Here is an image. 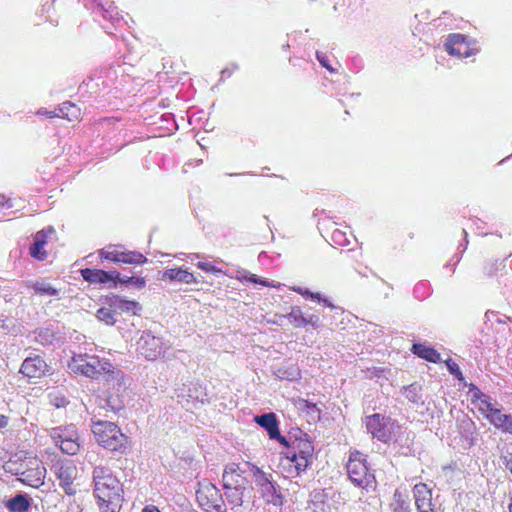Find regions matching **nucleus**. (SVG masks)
<instances>
[{
    "label": "nucleus",
    "mask_w": 512,
    "mask_h": 512,
    "mask_svg": "<svg viewBox=\"0 0 512 512\" xmlns=\"http://www.w3.org/2000/svg\"><path fill=\"white\" fill-rule=\"evenodd\" d=\"M142 512H160V510L153 505H147Z\"/></svg>",
    "instance_id": "8fccbe9b"
},
{
    "label": "nucleus",
    "mask_w": 512,
    "mask_h": 512,
    "mask_svg": "<svg viewBox=\"0 0 512 512\" xmlns=\"http://www.w3.org/2000/svg\"><path fill=\"white\" fill-rule=\"evenodd\" d=\"M420 391V387L416 384H411L405 387L406 398H408L413 403H418L421 400V396L418 395Z\"/></svg>",
    "instance_id": "c9c22d12"
},
{
    "label": "nucleus",
    "mask_w": 512,
    "mask_h": 512,
    "mask_svg": "<svg viewBox=\"0 0 512 512\" xmlns=\"http://www.w3.org/2000/svg\"><path fill=\"white\" fill-rule=\"evenodd\" d=\"M290 289L292 291H294V292H297L298 294H300V295H302L304 297H309V298L317 299V300L320 299V294L319 293L311 292L308 289H305V288H302V287H296V286L290 287Z\"/></svg>",
    "instance_id": "a19ab883"
},
{
    "label": "nucleus",
    "mask_w": 512,
    "mask_h": 512,
    "mask_svg": "<svg viewBox=\"0 0 512 512\" xmlns=\"http://www.w3.org/2000/svg\"><path fill=\"white\" fill-rule=\"evenodd\" d=\"M20 372L27 378L37 379L48 372V365L41 356L35 355L23 361Z\"/></svg>",
    "instance_id": "aec40b11"
},
{
    "label": "nucleus",
    "mask_w": 512,
    "mask_h": 512,
    "mask_svg": "<svg viewBox=\"0 0 512 512\" xmlns=\"http://www.w3.org/2000/svg\"><path fill=\"white\" fill-rule=\"evenodd\" d=\"M110 307L116 309L117 312H131L134 315L141 310V305L138 302L127 300L120 296L110 298Z\"/></svg>",
    "instance_id": "bb28decb"
},
{
    "label": "nucleus",
    "mask_w": 512,
    "mask_h": 512,
    "mask_svg": "<svg viewBox=\"0 0 512 512\" xmlns=\"http://www.w3.org/2000/svg\"><path fill=\"white\" fill-rule=\"evenodd\" d=\"M124 408L123 401L117 395L114 397L110 395L106 398H99V402L97 407L94 409L93 414H97V416L102 415V410L106 412L117 413Z\"/></svg>",
    "instance_id": "393cba45"
},
{
    "label": "nucleus",
    "mask_w": 512,
    "mask_h": 512,
    "mask_svg": "<svg viewBox=\"0 0 512 512\" xmlns=\"http://www.w3.org/2000/svg\"><path fill=\"white\" fill-rule=\"evenodd\" d=\"M49 435L63 453L75 455L79 452V434L75 425L54 427L50 430Z\"/></svg>",
    "instance_id": "9d476101"
},
{
    "label": "nucleus",
    "mask_w": 512,
    "mask_h": 512,
    "mask_svg": "<svg viewBox=\"0 0 512 512\" xmlns=\"http://www.w3.org/2000/svg\"><path fill=\"white\" fill-rule=\"evenodd\" d=\"M6 322H7V319L0 316V329H3V330L8 329V325Z\"/></svg>",
    "instance_id": "3c124183"
},
{
    "label": "nucleus",
    "mask_w": 512,
    "mask_h": 512,
    "mask_svg": "<svg viewBox=\"0 0 512 512\" xmlns=\"http://www.w3.org/2000/svg\"><path fill=\"white\" fill-rule=\"evenodd\" d=\"M69 368L91 379L102 378L109 387L117 392L125 390L128 378L124 373L114 367L109 361L100 359L98 356L89 354L74 355L69 362Z\"/></svg>",
    "instance_id": "f03ea898"
},
{
    "label": "nucleus",
    "mask_w": 512,
    "mask_h": 512,
    "mask_svg": "<svg viewBox=\"0 0 512 512\" xmlns=\"http://www.w3.org/2000/svg\"><path fill=\"white\" fill-rule=\"evenodd\" d=\"M51 470L60 482V486L69 496L75 495L73 482L77 477V468L71 460H57Z\"/></svg>",
    "instance_id": "ddd939ff"
},
{
    "label": "nucleus",
    "mask_w": 512,
    "mask_h": 512,
    "mask_svg": "<svg viewBox=\"0 0 512 512\" xmlns=\"http://www.w3.org/2000/svg\"><path fill=\"white\" fill-rule=\"evenodd\" d=\"M130 285L135 286L138 289H142L146 285V280L143 277H130Z\"/></svg>",
    "instance_id": "a18cd8bd"
},
{
    "label": "nucleus",
    "mask_w": 512,
    "mask_h": 512,
    "mask_svg": "<svg viewBox=\"0 0 512 512\" xmlns=\"http://www.w3.org/2000/svg\"><path fill=\"white\" fill-rule=\"evenodd\" d=\"M393 512H410V504L407 495L400 490H395L391 503Z\"/></svg>",
    "instance_id": "2f4dec72"
},
{
    "label": "nucleus",
    "mask_w": 512,
    "mask_h": 512,
    "mask_svg": "<svg viewBox=\"0 0 512 512\" xmlns=\"http://www.w3.org/2000/svg\"><path fill=\"white\" fill-rule=\"evenodd\" d=\"M316 58L319 63L326 68L329 72L334 73L336 70L330 65L328 57L325 53L316 52Z\"/></svg>",
    "instance_id": "79ce46f5"
},
{
    "label": "nucleus",
    "mask_w": 512,
    "mask_h": 512,
    "mask_svg": "<svg viewBox=\"0 0 512 512\" xmlns=\"http://www.w3.org/2000/svg\"><path fill=\"white\" fill-rule=\"evenodd\" d=\"M471 402L481 415L501 433L512 436V415L503 413L495 406L493 399L479 388L471 385L469 389Z\"/></svg>",
    "instance_id": "20e7f679"
},
{
    "label": "nucleus",
    "mask_w": 512,
    "mask_h": 512,
    "mask_svg": "<svg viewBox=\"0 0 512 512\" xmlns=\"http://www.w3.org/2000/svg\"><path fill=\"white\" fill-rule=\"evenodd\" d=\"M249 280H250L251 282H253V283H256V275H254V274H253V275H251V276H250V278H249Z\"/></svg>",
    "instance_id": "864d4df0"
},
{
    "label": "nucleus",
    "mask_w": 512,
    "mask_h": 512,
    "mask_svg": "<svg viewBox=\"0 0 512 512\" xmlns=\"http://www.w3.org/2000/svg\"><path fill=\"white\" fill-rule=\"evenodd\" d=\"M366 429L373 437L380 441L387 442L391 437V419L379 413L369 415L365 418Z\"/></svg>",
    "instance_id": "dca6fc26"
},
{
    "label": "nucleus",
    "mask_w": 512,
    "mask_h": 512,
    "mask_svg": "<svg viewBox=\"0 0 512 512\" xmlns=\"http://www.w3.org/2000/svg\"><path fill=\"white\" fill-rule=\"evenodd\" d=\"M280 373L281 374H278V376L281 378V379H289V380H292V379H295L299 373L297 371V369H292L290 371H285L282 373V371L280 370Z\"/></svg>",
    "instance_id": "49530a36"
},
{
    "label": "nucleus",
    "mask_w": 512,
    "mask_h": 512,
    "mask_svg": "<svg viewBox=\"0 0 512 512\" xmlns=\"http://www.w3.org/2000/svg\"><path fill=\"white\" fill-rule=\"evenodd\" d=\"M501 264L502 263L498 262V261L487 262L484 265V272H485V274L487 276H489V277L493 276L500 269Z\"/></svg>",
    "instance_id": "ea45409f"
},
{
    "label": "nucleus",
    "mask_w": 512,
    "mask_h": 512,
    "mask_svg": "<svg viewBox=\"0 0 512 512\" xmlns=\"http://www.w3.org/2000/svg\"><path fill=\"white\" fill-rule=\"evenodd\" d=\"M196 500L204 512H227V506L220 490L211 482L203 480L198 483Z\"/></svg>",
    "instance_id": "1a4fd4ad"
},
{
    "label": "nucleus",
    "mask_w": 512,
    "mask_h": 512,
    "mask_svg": "<svg viewBox=\"0 0 512 512\" xmlns=\"http://www.w3.org/2000/svg\"><path fill=\"white\" fill-rule=\"evenodd\" d=\"M58 117L65 118L69 121H74L79 119L81 110L80 108L71 102H63L61 105L57 107Z\"/></svg>",
    "instance_id": "c756f323"
},
{
    "label": "nucleus",
    "mask_w": 512,
    "mask_h": 512,
    "mask_svg": "<svg viewBox=\"0 0 512 512\" xmlns=\"http://www.w3.org/2000/svg\"><path fill=\"white\" fill-rule=\"evenodd\" d=\"M32 498L26 494L19 492L4 502L5 508L9 512H28L32 505Z\"/></svg>",
    "instance_id": "5701e85b"
},
{
    "label": "nucleus",
    "mask_w": 512,
    "mask_h": 512,
    "mask_svg": "<svg viewBox=\"0 0 512 512\" xmlns=\"http://www.w3.org/2000/svg\"><path fill=\"white\" fill-rule=\"evenodd\" d=\"M286 317L288 318L290 324L298 328L306 327L311 322L303 316L299 307L293 308Z\"/></svg>",
    "instance_id": "72a5a7b5"
},
{
    "label": "nucleus",
    "mask_w": 512,
    "mask_h": 512,
    "mask_svg": "<svg viewBox=\"0 0 512 512\" xmlns=\"http://www.w3.org/2000/svg\"><path fill=\"white\" fill-rule=\"evenodd\" d=\"M27 287L32 288L35 294L45 296H58L59 289L54 288L46 281L27 282Z\"/></svg>",
    "instance_id": "7c9ffc66"
},
{
    "label": "nucleus",
    "mask_w": 512,
    "mask_h": 512,
    "mask_svg": "<svg viewBox=\"0 0 512 512\" xmlns=\"http://www.w3.org/2000/svg\"><path fill=\"white\" fill-rule=\"evenodd\" d=\"M113 273V279L111 282H113V286L117 287L118 284H123L126 286L130 285V277L131 276H121V274L117 271H112Z\"/></svg>",
    "instance_id": "58836bf2"
},
{
    "label": "nucleus",
    "mask_w": 512,
    "mask_h": 512,
    "mask_svg": "<svg viewBox=\"0 0 512 512\" xmlns=\"http://www.w3.org/2000/svg\"><path fill=\"white\" fill-rule=\"evenodd\" d=\"M94 495L102 512H119L122 503V486L110 468L96 466L93 470Z\"/></svg>",
    "instance_id": "7ed1b4c3"
},
{
    "label": "nucleus",
    "mask_w": 512,
    "mask_h": 512,
    "mask_svg": "<svg viewBox=\"0 0 512 512\" xmlns=\"http://www.w3.org/2000/svg\"><path fill=\"white\" fill-rule=\"evenodd\" d=\"M166 345L160 337L154 336L149 331L142 332L137 340V351L144 356L147 360H155L160 357Z\"/></svg>",
    "instance_id": "4468645a"
},
{
    "label": "nucleus",
    "mask_w": 512,
    "mask_h": 512,
    "mask_svg": "<svg viewBox=\"0 0 512 512\" xmlns=\"http://www.w3.org/2000/svg\"><path fill=\"white\" fill-rule=\"evenodd\" d=\"M91 430L94 434L96 442L103 448L124 452L128 442L127 436L122 433L121 429L113 422L100 419L97 414H93L91 418Z\"/></svg>",
    "instance_id": "39448f33"
},
{
    "label": "nucleus",
    "mask_w": 512,
    "mask_h": 512,
    "mask_svg": "<svg viewBox=\"0 0 512 512\" xmlns=\"http://www.w3.org/2000/svg\"><path fill=\"white\" fill-rule=\"evenodd\" d=\"M56 339V334L51 328L45 327L36 331V341L42 345H51Z\"/></svg>",
    "instance_id": "f704fd0d"
},
{
    "label": "nucleus",
    "mask_w": 512,
    "mask_h": 512,
    "mask_svg": "<svg viewBox=\"0 0 512 512\" xmlns=\"http://www.w3.org/2000/svg\"><path fill=\"white\" fill-rule=\"evenodd\" d=\"M445 49L449 55L458 58H467L478 52V49L472 47L467 41L466 36L458 33L449 35L445 43Z\"/></svg>",
    "instance_id": "f3484780"
},
{
    "label": "nucleus",
    "mask_w": 512,
    "mask_h": 512,
    "mask_svg": "<svg viewBox=\"0 0 512 512\" xmlns=\"http://www.w3.org/2000/svg\"><path fill=\"white\" fill-rule=\"evenodd\" d=\"M8 417L5 415H0V429L5 428L8 425Z\"/></svg>",
    "instance_id": "09e8293b"
},
{
    "label": "nucleus",
    "mask_w": 512,
    "mask_h": 512,
    "mask_svg": "<svg viewBox=\"0 0 512 512\" xmlns=\"http://www.w3.org/2000/svg\"><path fill=\"white\" fill-rule=\"evenodd\" d=\"M4 467L7 472L20 476V481L26 485L38 488L44 484L46 468L37 458H28L19 465L10 459Z\"/></svg>",
    "instance_id": "423d86ee"
},
{
    "label": "nucleus",
    "mask_w": 512,
    "mask_h": 512,
    "mask_svg": "<svg viewBox=\"0 0 512 512\" xmlns=\"http://www.w3.org/2000/svg\"><path fill=\"white\" fill-rule=\"evenodd\" d=\"M257 283H258V284H261V285H263V286H268V285H269L266 281H264V280H260V279H258V280H257Z\"/></svg>",
    "instance_id": "603ef678"
},
{
    "label": "nucleus",
    "mask_w": 512,
    "mask_h": 512,
    "mask_svg": "<svg viewBox=\"0 0 512 512\" xmlns=\"http://www.w3.org/2000/svg\"><path fill=\"white\" fill-rule=\"evenodd\" d=\"M284 453L286 458L293 463L296 473L299 475L304 472L307 467L312 463L314 455V445L307 434L304 437L294 438L287 440Z\"/></svg>",
    "instance_id": "0eeeda50"
},
{
    "label": "nucleus",
    "mask_w": 512,
    "mask_h": 512,
    "mask_svg": "<svg viewBox=\"0 0 512 512\" xmlns=\"http://www.w3.org/2000/svg\"><path fill=\"white\" fill-rule=\"evenodd\" d=\"M237 68L238 67L236 64H230L229 66L224 68L221 71L220 81H224L226 78H229Z\"/></svg>",
    "instance_id": "c03bdc74"
},
{
    "label": "nucleus",
    "mask_w": 512,
    "mask_h": 512,
    "mask_svg": "<svg viewBox=\"0 0 512 512\" xmlns=\"http://www.w3.org/2000/svg\"><path fill=\"white\" fill-rule=\"evenodd\" d=\"M82 278L91 284H105L113 279L112 271H104L101 269L85 268L81 270Z\"/></svg>",
    "instance_id": "b1692460"
},
{
    "label": "nucleus",
    "mask_w": 512,
    "mask_h": 512,
    "mask_svg": "<svg viewBox=\"0 0 512 512\" xmlns=\"http://www.w3.org/2000/svg\"><path fill=\"white\" fill-rule=\"evenodd\" d=\"M14 208L13 199L7 197L5 194H0V210Z\"/></svg>",
    "instance_id": "37998d69"
},
{
    "label": "nucleus",
    "mask_w": 512,
    "mask_h": 512,
    "mask_svg": "<svg viewBox=\"0 0 512 512\" xmlns=\"http://www.w3.org/2000/svg\"><path fill=\"white\" fill-rule=\"evenodd\" d=\"M413 498L417 512H438L433 501L432 489L425 483H417L413 487Z\"/></svg>",
    "instance_id": "a211bd4d"
},
{
    "label": "nucleus",
    "mask_w": 512,
    "mask_h": 512,
    "mask_svg": "<svg viewBox=\"0 0 512 512\" xmlns=\"http://www.w3.org/2000/svg\"><path fill=\"white\" fill-rule=\"evenodd\" d=\"M37 114L48 117V118H54V117H58V110H57V108L54 110H47L45 108H41L38 110Z\"/></svg>",
    "instance_id": "de8ad7c7"
},
{
    "label": "nucleus",
    "mask_w": 512,
    "mask_h": 512,
    "mask_svg": "<svg viewBox=\"0 0 512 512\" xmlns=\"http://www.w3.org/2000/svg\"><path fill=\"white\" fill-rule=\"evenodd\" d=\"M102 259L123 264H144L147 258L140 252L127 251L121 246H108L100 251Z\"/></svg>",
    "instance_id": "2eb2a0df"
},
{
    "label": "nucleus",
    "mask_w": 512,
    "mask_h": 512,
    "mask_svg": "<svg viewBox=\"0 0 512 512\" xmlns=\"http://www.w3.org/2000/svg\"><path fill=\"white\" fill-rule=\"evenodd\" d=\"M258 425L267 431L270 439H275L281 444H286V438L280 434L279 423L273 412L258 416Z\"/></svg>",
    "instance_id": "4be33fe9"
},
{
    "label": "nucleus",
    "mask_w": 512,
    "mask_h": 512,
    "mask_svg": "<svg viewBox=\"0 0 512 512\" xmlns=\"http://www.w3.org/2000/svg\"><path fill=\"white\" fill-rule=\"evenodd\" d=\"M197 267L207 273H211L216 276L223 272L221 268L217 267L211 262L199 261L197 263Z\"/></svg>",
    "instance_id": "e433bc0d"
},
{
    "label": "nucleus",
    "mask_w": 512,
    "mask_h": 512,
    "mask_svg": "<svg viewBox=\"0 0 512 512\" xmlns=\"http://www.w3.org/2000/svg\"><path fill=\"white\" fill-rule=\"evenodd\" d=\"M176 397L179 404L187 411L197 408L199 404L209 401L206 387L198 382L183 384L176 390Z\"/></svg>",
    "instance_id": "9b49d317"
},
{
    "label": "nucleus",
    "mask_w": 512,
    "mask_h": 512,
    "mask_svg": "<svg viewBox=\"0 0 512 512\" xmlns=\"http://www.w3.org/2000/svg\"><path fill=\"white\" fill-rule=\"evenodd\" d=\"M255 478L256 466L250 462L226 465L222 481L228 503L234 506L254 505L256 496L252 484Z\"/></svg>",
    "instance_id": "f257e3e1"
},
{
    "label": "nucleus",
    "mask_w": 512,
    "mask_h": 512,
    "mask_svg": "<svg viewBox=\"0 0 512 512\" xmlns=\"http://www.w3.org/2000/svg\"><path fill=\"white\" fill-rule=\"evenodd\" d=\"M296 407L299 411L306 413L310 420L315 422L320 419L321 409L316 403L309 402L305 399H298L296 401Z\"/></svg>",
    "instance_id": "c85d7f7f"
},
{
    "label": "nucleus",
    "mask_w": 512,
    "mask_h": 512,
    "mask_svg": "<svg viewBox=\"0 0 512 512\" xmlns=\"http://www.w3.org/2000/svg\"><path fill=\"white\" fill-rule=\"evenodd\" d=\"M92 10L95 15H101L105 20H109L113 26L117 27L123 21L118 8L111 0H92Z\"/></svg>",
    "instance_id": "6ab92c4d"
},
{
    "label": "nucleus",
    "mask_w": 512,
    "mask_h": 512,
    "mask_svg": "<svg viewBox=\"0 0 512 512\" xmlns=\"http://www.w3.org/2000/svg\"><path fill=\"white\" fill-rule=\"evenodd\" d=\"M349 479L357 486L369 490L375 489L376 479L367 465L366 456L357 450L351 451L346 465Z\"/></svg>",
    "instance_id": "6e6552de"
},
{
    "label": "nucleus",
    "mask_w": 512,
    "mask_h": 512,
    "mask_svg": "<svg viewBox=\"0 0 512 512\" xmlns=\"http://www.w3.org/2000/svg\"><path fill=\"white\" fill-rule=\"evenodd\" d=\"M96 317L99 321L106 323L107 325H114L117 321V311L113 307H110V301L108 306L101 307L96 312Z\"/></svg>",
    "instance_id": "473e14b6"
},
{
    "label": "nucleus",
    "mask_w": 512,
    "mask_h": 512,
    "mask_svg": "<svg viewBox=\"0 0 512 512\" xmlns=\"http://www.w3.org/2000/svg\"><path fill=\"white\" fill-rule=\"evenodd\" d=\"M509 512H512V497H511L510 504H509Z\"/></svg>",
    "instance_id": "5fc2aeb1"
},
{
    "label": "nucleus",
    "mask_w": 512,
    "mask_h": 512,
    "mask_svg": "<svg viewBox=\"0 0 512 512\" xmlns=\"http://www.w3.org/2000/svg\"><path fill=\"white\" fill-rule=\"evenodd\" d=\"M55 230L52 227L38 231L35 236L32 245L30 246V255L39 260L43 261L47 258V252L44 250V246L47 244V238L49 235L54 234Z\"/></svg>",
    "instance_id": "412c9836"
},
{
    "label": "nucleus",
    "mask_w": 512,
    "mask_h": 512,
    "mask_svg": "<svg viewBox=\"0 0 512 512\" xmlns=\"http://www.w3.org/2000/svg\"><path fill=\"white\" fill-rule=\"evenodd\" d=\"M258 494L267 503L275 507L283 504V496L280 487L276 484L272 475H267L258 468Z\"/></svg>",
    "instance_id": "f8f14e48"
},
{
    "label": "nucleus",
    "mask_w": 512,
    "mask_h": 512,
    "mask_svg": "<svg viewBox=\"0 0 512 512\" xmlns=\"http://www.w3.org/2000/svg\"><path fill=\"white\" fill-rule=\"evenodd\" d=\"M447 369L451 374H453L457 379L463 380V374L458 366V364L451 358L445 361Z\"/></svg>",
    "instance_id": "4c0bfd02"
},
{
    "label": "nucleus",
    "mask_w": 512,
    "mask_h": 512,
    "mask_svg": "<svg viewBox=\"0 0 512 512\" xmlns=\"http://www.w3.org/2000/svg\"><path fill=\"white\" fill-rule=\"evenodd\" d=\"M411 351L426 361L432 363H439L441 361L439 352L431 346H427L421 343L413 344Z\"/></svg>",
    "instance_id": "cd10ccee"
},
{
    "label": "nucleus",
    "mask_w": 512,
    "mask_h": 512,
    "mask_svg": "<svg viewBox=\"0 0 512 512\" xmlns=\"http://www.w3.org/2000/svg\"><path fill=\"white\" fill-rule=\"evenodd\" d=\"M162 280L176 281L179 283L190 284L196 282L194 275L182 268L166 269L162 274Z\"/></svg>",
    "instance_id": "a878e982"
}]
</instances>
